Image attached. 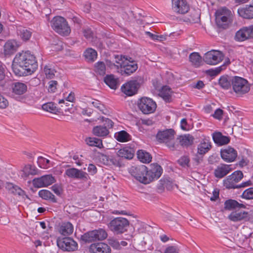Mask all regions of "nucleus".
Here are the masks:
<instances>
[{
	"mask_svg": "<svg viewBox=\"0 0 253 253\" xmlns=\"http://www.w3.org/2000/svg\"><path fill=\"white\" fill-rule=\"evenodd\" d=\"M15 58V62L24 67L26 70L27 73L31 74L38 67L35 57L28 51L18 53Z\"/></svg>",
	"mask_w": 253,
	"mask_h": 253,
	"instance_id": "f257e3e1",
	"label": "nucleus"
},
{
	"mask_svg": "<svg viewBox=\"0 0 253 253\" xmlns=\"http://www.w3.org/2000/svg\"><path fill=\"white\" fill-rule=\"evenodd\" d=\"M215 23L219 28L226 29L233 22V15L231 11L226 7L217 9L215 13Z\"/></svg>",
	"mask_w": 253,
	"mask_h": 253,
	"instance_id": "f03ea898",
	"label": "nucleus"
},
{
	"mask_svg": "<svg viewBox=\"0 0 253 253\" xmlns=\"http://www.w3.org/2000/svg\"><path fill=\"white\" fill-rule=\"evenodd\" d=\"M232 89L237 96L241 97L250 90L251 84L243 78L235 76L231 80Z\"/></svg>",
	"mask_w": 253,
	"mask_h": 253,
	"instance_id": "7ed1b4c3",
	"label": "nucleus"
},
{
	"mask_svg": "<svg viewBox=\"0 0 253 253\" xmlns=\"http://www.w3.org/2000/svg\"><path fill=\"white\" fill-rule=\"evenodd\" d=\"M51 26L52 29L60 35L67 36L70 33V28L66 19L63 17H54L51 21Z\"/></svg>",
	"mask_w": 253,
	"mask_h": 253,
	"instance_id": "20e7f679",
	"label": "nucleus"
},
{
	"mask_svg": "<svg viewBox=\"0 0 253 253\" xmlns=\"http://www.w3.org/2000/svg\"><path fill=\"white\" fill-rule=\"evenodd\" d=\"M129 221L123 217H116L112 220L108 224V227L111 231L117 234H122L127 230Z\"/></svg>",
	"mask_w": 253,
	"mask_h": 253,
	"instance_id": "39448f33",
	"label": "nucleus"
},
{
	"mask_svg": "<svg viewBox=\"0 0 253 253\" xmlns=\"http://www.w3.org/2000/svg\"><path fill=\"white\" fill-rule=\"evenodd\" d=\"M157 138L160 142L165 143L171 150H174L176 148L174 143V131L172 129L159 131L157 134Z\"/></svg>",
	"mask_w": 253,
	"mask_h": 253,
	"instance_id": "423d86ee",
	"label": "nucleus"
},
{
	"mask_svg": "<svg viewBox=\"0 0 253 253\" xmlns=\"http://www.w3.org/2000/svg\"><path fill=\"white\" fill-rule=\"evenodd\" d=\"M131 174L140 182L145 184L150 182V178L147 175V168L144 165L132 167L130 170Z\"/></svg>",
	"mask_w": 253,
	"mask_h": 253,
	"instance_id": "0eeeda50",
	"label": "nucleus"
},
{
	"mask_svg": "<svg viewBox=\"0 0 253 253\" xmlns=\"http://www.w3.org/2000/svg\"><path fill=\"white\" fill-rule=\"evenodd\" d=\"M107 237V232L102 229L94 230L84 233L81 237V239L85 242H92L96 240H103Z\"/></svg>",
	"mask_w": 253,
	"mask_h": 253,
	"instance_id": "6e6552de",
	"label": "nucleus"
},
{
	"mask_svg": "<svg viewBox=\"0 0 253 253\" xmlns=\"http://www.w3.org/2000/svg\"><path fill=\"white\" fill-rule=\"evenodd\" d=\"M138 107L143 114H149L153 113L156 110L157 104L152 99L143 97L139 100Z\"/></svg>",
	"mask_w": 253,
	"mask_h": 253,
	"instance_id": "1a4fd4ad",
	"label": "nucleus"
},
{
	"mask_svg": "<svg viewBox=\"0 0 253 253\" xmlns=\"http://www.w3.org/2000/svg\"><path fill=\"white\" fill-rule=\"evenodd\" d=\"M243 178V173L240 170L234 171L223 180V185L227 189H238L237 184Z\"/></svg>",
	"mask_w": 253,
	"mask_h": 253,
	"instance_id": "9d476101",
	"label": "nucleus"
},
{
	"mask_svg": "<svg viewBox=\"0 0 253 253\" xmlns=\"http://www.w3.org/2000/svg\"><path fill=\"white\" fill-rule=\"evenodd\" d=\"M57 245L59 248L63 251L73 252L77 249L78 244L69 237L58 238Z\"/></svg>",
	"mask_w": 253,
	"mask_h": 253,
	"instance_id": "9b49d317",
	"label": "nucleus"
},
{
	"mask_svg": "<svg viewBox=\"0 0 253 253\" xmlns=\"http://www.w3.org/2000/svg\"><path fill=\"white\" fill-rule=\"evenodd\" d=\"M222 53L218 50H211L206 53L203 60L206 63L211 65H215L223 59Z\"/></svg>",
	"mask_w": 253,
	"mask_h": 253,
	"instance_id": "f8f14e48",
	"label": "nucleus"
},
{
	"mask_svg": "<svg viewBox=\"0 0 253 253\" xmlns=\"http://www.w3.org/2000/svg\"><path fill=\"white\" fill-rule=\"evenodd\" d=\"M253 39V25L243 27L236 32L234 39L237 42H244Z\"/></svg>",
	"mask_w": 253,
	"mask_h": 253,
	"instance_id": "ddd939ff",
	"label": "nucleus"
},
{
	"mask_svg": "<svg viewBox=\"0 0 253 253\" xmlns=\"http://www.w3.org/2000/svg\"><path fill=\"white\" fill-rule=\"evenodd\" d=\"M139 87L138 80L129 81L121 87L122 91L127 96H132L136 93Z\"/></svg>",
	"mask_w": 253,
	"mask_h": 253,
	"instance_id": "4468645a",
	"label": "nucleus"
},
{
	"mask_svg": "<svg viewBox=\"0 0 253 253\" xmlns=\"http://www.w3.org/2000/svg\"><path fill=\"white\" fill-rule=\"evenodd\" d=\"M65 174L69 178L79 179L84 181H87L89 178L86 172L74 168L67 169Z\"/></svg>",
	"mask_w": 253,
	"mask_h": 253,
	"instance_id": "2eb2a0df",
	"label": "nucleus"
},
{
	"mask_svg": "<svg viewBox=\"0 0 253 253\" xmlns=\"http://www.w3.org/2000/svg\"><path fill=\"white\" fill-rule=\"evenodd\" d=\"M120 71L122 75H129L134 73L138 68L137 64L133 61L126 59L125 62H120Z\"/></svg>",
	"mask_w": 253,
	"mask_h": 253,
	"instance_id": "dca6fc26",
	"label": "nucleus"
},
{
	"mask_svg": "<svg viewBox=\"0 0 253 253\" xmlns=\"http://www.w3.org/2000/svg\"><path fill=\"white\" fill-rule=\"evenodd\" d=\"M55 182V179L51 175H45L39 178H34L33 184L35 187H47Z\"/></svg>",
	"mask_w": 253,
	"mask_h": 253,
	"instance_id": "f3484780",
	"label": "nucleus"
},
{
	"mask_svg": "<svg viewBox=\"0 0 253 253\" xmlns=\"http://www.w3.org/2000/svg\"><path fill=\"white\" fill-rule=\"evenodd\" d=\"M221 158L227 163L234 162L237 157V152L233 148L228 147L220 150Z\"/></svg>",
	"mask_w": 253,
	"mask_h": 253,
	"instance_id": "a211bd4d",
	"label": "nucleus"
},
{
	"mask_svg": "<svg viewBox=\"0 0 253 253\" xmlns=\"http://www.w3.org/2000/svg\"><path fill=\"white\" fill-rule=\"evenodd\" d=\"M173 11L179 14H185L189 10V5L186 0H171Z\"/></svg>",
	"mask_w": 253,
	"mask_h": 253,
	"instance_id": "6ab92c4d",
	"label": "nucleus"
},
{
	"mask_svg": "<svg viewBox=\"0 0 253 253\" xmlns=\"http://www.w3.org/2000/svg\"><path fill=\"white\" fill-rule=\"evenodd\" d=\"M90 253H111L110 246L103 242H98L91 244L89 247Z\"/></svg>",
	"mask_w": 253,
	"mask_h": 253,
	"instance_id": "aec40b11",
	"label": "nucleus"
},
{
	"mask_svg": "<svg viewBox=\"0 0 253 253\" xmlns=\"http://www.w3.org/2000/svg\"><path fill=\"white\" fill-rule=\"evenodd\" d=\"M228 219L233 222L247 221L249 219V212L241 210L233 211L228 216Z\"/></svg>",
	"mask_w": 253,
	"mask_h": 253,
	"instance_id": "412c9836",
	"label": "nucleus"
},
{
	"mask_svg": "<svg viewBox=\"0 0 253 253\" xmlns=\"http://www.w3.org/2000/svg\"><path fill=\"white\" fill-rule=\"evenodd\" d=\"M212 145L209 137H204L197 146V154L203 157L211 148Z\"/></svg>",
	"mask_w": 253,
	"mask_h": 253,
	"instance_id": "4be33fe9",
	"label": "nucleus"
},
{
	"mask_svg": "<svg viewBox=\"0 0 253 253\" xmlns=\"http://www.w3.org/2000/svg\"><path fill=\"white\" fill-rule=\"evenodd\" d=\"M231 165L220 164L214 170V175L217 178H222L232 170Z\"/></svg>",
	"mask_w": 253,
	"mask_h": 253,
	"instance_id": "5701e85b",
	"label": "nucleus"
},
{
	"mask_svg": "<svg viewBox=\"0 0 253 253\" xmlns=\"http://www.w3.org/2000/svg\"><path fill=\"white\" fill-rule=\"evenodd\" d=\"M162 171L163 169L160 166L157 164H152L151 169L149 170H147L148 177L151 178L150 182L159 178L162 173Z\"/></svg>",
	"mask_w": 253,
	"mask_h": 253,
	"instance_id": "b1692460",
	"label": "nucleus"
},
{
	"mask_svg": "<svg viewBox=\"0 0 253 253\" xmlns=\"http://www.w3.org/2000/svg\"><path fill=\"white\" fill-rule=\"evenodd\" d=\"M12 92L16 95H22L24 94L27 90V85L21 82H15L11 85Z\"/></svg>",
	"mask_w": 253,
	"mask_h": 253,
	"instance_id": "393cba45",
	"label": "nucleus"
},
{
	"mask_svg": "<svg viewBox=\"0 0 253 253\" xmlns=\"http://www.w3.org/2000/svg\"><path fill=\"white\" fill-rule=\"evenodd\" d=\"M212 135L214 142L218 145H225L230 142V138L223 135L220 132H214Z\"/></svg>",
	"mask_w": 253,
	"mask_h": 253,
	"instance_id": "a878e982",
	"label": "nucleus"
},
{
	"mask_svg": "<svg viewBox=\"0 0 253 253\" xmlns=\"http://www.w3.org/2000/svg\"><path fill=\"white\" fill-rule=\"evenodd\" d=\"M238 13L244 18H253V5H246L245 7L239 8Z\"/></svg>",
	"mask_w": 253,
	"mask_h": 253,
	"instance_id": "bb28decb",
	"label": "nucleus"
},
{
	"mask_svg": "<svg viewBox=\"0 0 253 253\" xmlns=\"http://www.w3.org/2000/svg\"><path fill=\"white\" fill-rule=\"evenodd\" d=\"M18 44L15 41H8L4 45V53L5 55H11L17 49Z\"/></svg>",
	"mask_w": 253,
	"mask_h": 253,
	"instance_id": "cd10ccee",
	"label": "nucleus"
},
{
	"mask_svg": "<svg viewBox=\"0 0 253 253\" xmlns=\"http://www.w3.org/2000/svg\"><path fill=\"white\" fill-rule=\"evenodd\" d=\"M17 33L20 38L25 42L29 40L32 34V32L30 30L21 26L18 27Z\"/></svg>",
	"mask_w": 253,
	"mask_h": 253,
	"instance_id": "c85d7f7f",
	"label": "nucleus"
},
{
	"mask_svg": "<svg viewBox=\"0 0 253 253\" xmlns=\"http://www.w3.org/2000/svg\"><path fill=\"white\" fill-rule=\"evenodd\" d=\"M246 206L243 204L238 203L237 201L229 199L224 202V209L227 210H232L236 208H245Z\"/></svg>",
	"mask_w": 253,
	"mask_h": 253,
	"instance_id": "c756f323",
	"label": "nucleus"
},
{
	"mask_svg": "<svg viewBox=\"0 0 253 253\" xmlns=\"http://www.w3.org/2000/svg\"><path fill=\"white\" fill-rule=\"evenodd\" d=\"M104 82L111 88L116 89L119 86V80L113 75H107L104 78Z\"/></svg>",
	"mask_w": 253,
	"mask_h": 253,
	"instance_id": "7c9ffc66",
	"label": "nucleus"
},
{
	"mask_svg": "<svg viewBox=\"0 0 253 253\" xmlns=\"http://www.w3.org/2000/svg\"><path fill=\"white\" fill-rule=\"evenodd\" d=\"M171 89L168 86H164L160 90L159 95L166 102H170L171 99Z\"/></svg>",
	"mask_w": 253,
	"mask_h": 253,
	"instance_id": "2f4dec72",
	"label": "nucleus"
},
{
	"mask_svg": "<svg viewBox=\"0 0 253 253\" xmlns=\"http://www.w3.org/2000/svg\"><path fill=\"white\" fill-rule=\"evenodd\" d=\"M73 226L70 222L63 223L60 226L59 231L63 235H69L73 232Z\"/></svg>",
	"mask_w": 253,
	"mask_h": 253,
	"instance_id": "473e14b6",
	"label": "nucleus"
},
{
	"mask_svg": "<svg viewBox=\"0 0 253 253\" xmlns=\"http://www.w3.org/2000/svg\"><path fill=\"white\" fill-rule=\"evenodd\" d=\"M93 134L98 137H105L109 133V131L107 128L102 126H94L92 129Z\"/></svg>",
	"mask_w": 253,
	"mask_h": 253,
	"instance_id": "72a5a7b5",
	"label": "nucleus"
},
{
	"mask_svg": "<svg viewBox=\"0 0 253 253\" xmlns=\"http://www.w3.org/2000/svg\"><path fill=\"white\" fill-rule=\"evenodd\" d=\"M117 155L123 160V158L131 159L134 155L133 151L130 148H125L120 149L117 152Z\"/></svg>",
	"mask_w": 253,
	"mask_h": 253,
	"instance_id": "f704fd0d",
	"label": "nucleus"
},
{
	"mask_svg": "<svg viewBox=\"0 0 253 253\" xmlns=\"http://www.w3.org/2000/svg\"><path fill=\"white\" fill-rule=\"evenodd\" d=\"M179 140V143L182 146L187 147L193 144L194 137L190 134H186L180 136Z\"/></svg>",
	"mask_w": 253,
	"mask_h": 253,
	"instance_id": "c9c22d12",
	"label": "nucleus"
},
{
	"mask_svg": "<svg viewBox=\"0 0 253 253\" xmlns=\"http://www.w3.org/2000/svg\"><path fill=\"white\" fill-rule=\"evenodd\" d=\"M189 60L192 65L195 67H199L202 63V57L197 52H193L189 55Z\"/></svg>",
	"mask_w": 253,
	"mask_h": 253,
	"instance_id": "e433bc0d",
	"label": "nucleus"
},
{
	"mask_svg": "<svg viewBox=\"0 0 253 253\" xmlns=\"http://www.w3.org/2000/svg\"><path fill=\"white\" fill-rule=\"evenodd\" d=\"M137 154L138 159L142 163H149L151 161L152 157L146 151L142 150H138Z\"/></svg>",
	"mask_w": 253,
	"mask_h": 253,
	"instance_id": "4c0bfd02",
	"label": "nucleus"
},
{
	"mask_svg": "<svg viewBox=\"0 0 253 253\" xmlns=\"http://www.w3.org/2000/svg\"><path fill=\"white\" fill-rule=\"evenodd\" d=\"M39 195L42 199L46 200H50L53 202H56V200L54 195L47 190H41L39 192Z\"/></svg>",
	"mask_w": 253,
	"mask_h": 253,
	"instance_id": "58836bf2",
	"label": "nucleus"
},
{
	"mask_svg": "<svg viewBox=\"0 0 253 253\" xmlns=\"http://www.w3.org/2000/svg\"><path fill=\"white\" fill-rule=\"evenodd\" d=\"M115 137L119 142H125L130 139V135L126 131L122 130L115 134Z\"/></svg>",
	"mask_w": 253,
	"mask_h": 253,
	"instance_id": "ea45409f",
	"label": "nucleus"
},
{
	"mask_svg": "<svg viewBox=\"0 0 253 253\" xmlns=\"http://www.w3.org/2000/svg\"><path fill=\"white\" fill-rule=\"evenodd\" d=\"M12 69L15 74L18 76H22L24 74H27L26 70H25L24 67L15 62V58L12 64Z\"/></svg>",
	"mask_w": 253,
	"mask_h": 253,
	"instance_id": "a19ab883",
	"label": "nucleus"
},
{
	"mask_svg": "<svg viewBox=\"0 0 253 253\" xmlns=\"http://www.w3.org/2000/svg\"><path fill=\"white\" fill-rule=\"evenodd\" d=\"M86 144L91 146H95L99 148L103 147L102 140L95 137H88L85 139Z\"/></svg>",
	"mask_w": 253,
	"mask_h": 253,
	"instance_id": "79ce46f5",
	"label": "nucleus"
},
{
	"mask_svg": "<svg viewBox=\"0 0 253 253\" xmlns=\"http://www.w3.org/2000/svg\"><path fill=\"white\" fill-rule=\"evenodd\" d=\"M97 52L92 48H88L84 52V56L88 61H93L97 58Z\"/></svg>",
	"mask_w": 253,
	"mask_h": 253,
	"instance_id": "37998d69",
	"label": "nucleus"
},
{
	"mask_svg": "<svg viewBox=\"0 0 253 253\" xmlns=\"http://www.w3.org/2000/svg\"><path fill=\"white\" fill-rule=\"evenodd\" d=\"M219 84L224 89H228L231 87V80L227 77L222 76L219 80Z\"/></svg>",
	"mask_w": 253,
	"mask_h": 253,
	"instance_id": "c03bdc74",
	"label": "nucleus"
},
{
	"mask_svg": "<svg viewBox=\"0 0 253 253\" xmlns=\"http://www.w3.org/2000/svg\"><path fill=\"white\" fill-rule=\"evenodd\" d=\"M7 188L11 193L15 195L23 196L25 194L24 191L22 189L16 185H14L12 183H8L7 184Z\"/></svg>",
	"mask_w": 253,
	"mask_h": 253,
	"instance_id": "a18cd8bd",
	"label": "nucleus"
},
{
	"mask_svg": "<svg viewBox=\"0 0 253 253\" xmlns=\"http://www.w3.org/2000/svg\"><path fill=\"white\" fill-rule=\"evenodd\" d=\"M200 19V12L198 10H193L187 18V21L190 23H198Z\"/></svg>",
	"mask_w": 253,
	"mask_h": 253,
	"instance_id": "49530a36",
	"label": "nucleus"
},
{
	"mask_svg": "<svg viewBox=\"0 0 253 253\" xmlns=\"http://www.w3.org/2000/svg\"><path fill=\"white\" fill-rule=\"evenodd\" d=\"M44 73L48 79H52L55 76L56 71L50 65H46L44 67Z\"/></svg>",
	"mask_w": 253,
	"mask_h": 253,
	"instance_id": "de8ad7c7",
	"label": "nucleus"
},
{
	"mask_svg": "<svg viewBox=\"0 0 253 253\" xmlns=\"http://www.w3.org/2000/svg\"><path fill=\"white\" fill-rule=\"evenodd\" d=\"M38 169L34 166L27 165L24 168L23 171L25 173L26 176L29 174L36 175L38 173Z\"/></svg>",
	"mask_w": 253,
	"mask_h": 253,
	"instance_id": "09e8293b",
	"label": "nucleus"
},
{
	"mask_svg": "<svg viewBox=\"0 0 253 253\" xmlns=\"http://www.w3.org/2000/svg\"><path fill=\"white\" fill-rule=\"evenodd\" d=\"M95 70L100 75H104L106 72V67L103 62H98L95 65Z\"/></svg>",
	"mask_w": 253,
	"mask_h": 253,
	"instance_id": "8fccbe9b",
	"label": "nucleus"
},
{
	"mask_svg": "<svg viewBox=\"0 0 253 253\" xmlns=\"http://www.w3.org/2000/svg\"><path fill=\"white\" fill-rule=\"evenodd\" d=\"M110 160L111 161L110 166L121 167L124 165L122 158H120L118 155L116 157H111Z\"/></svg>",
	"mask_w": 253,
	"mask_h": 253,
	"instance_id": "3c124183",
	"label": "nucleus"
},
{
	"mask_svg": "<svg viewBox=\"0 0 253 253\" xmlns=\"http://www.w3.org/2000/svg\"><path fill=\"white\" fill-rule=\"evenodd\" d=\"M110 157L103 154H99L98 156L99 162L106 166H110Z\"/></svg>",
	"mask_w": 253,
	"mask_h": 253,
	"instance_id": "603ef678",
	"label": "nucleus"
},
{
	"mask_svg": "<svg viewBox=\"0 0 253 253\" xmlns=\"http://www.w3.org/2000/svg\"><path fill=\"white\" fill-rule=\"evenodd\" d=\"M241 197L247 200L253 199V187L248 188L245 190L243 192Z\"/></svg>",
	"mask_w": 253,
	"mask_h": 253,
	"instance_id": "864d4df0",
	"label": "nucleus"
},
{
	"mask_svg": "<svg viewBox=\"0 0 253 253\" xmlns=\"http://www.w3.org/2000/svg\"><path fill=\"white\" fill-rule=\"evenodd\" d=\"M178 163L182 167H189L190 159L188 156H183L178 160Z\"/></svg>",
	"mask_w": 253,
	"mask_h": 253,
	"instance_id": "5fc2aeb1",
	"label": "nucleus"
},
{
	"mask_svg": "<svg viewBox=\"0 0 253 253\" xmlns=\"http://www.w3.org/2000/svg\"><path fill=\"white\" fill-rule=\"evenodd\" d=\"M42 108L43 110L49 112H53L56 111V107L52 102L44 104L42 106Z\"/></svg>",
	"mask_w": 253,
	"mask_h": 253,
	"instance_id": "6e6d98bb",
	"label": "nucleus"
},
{
	"mask_svg": "<svg viewBox=\"0 0 253 253\" xmlns=\"http://www.w3.org/2000/svg\"><path fill=\"white\" fill-rule=\"evenodd\" d=\"M48 90L50 92H55L57 89L58 83L56 81L51 80L48 82Z\"/></svg>",
	"mask_w": 253,
	"mask_h": 253,
	"instance_id": "4d7b16f0",
	"label": "nucleus"
},
{
	"mask_svg": "<svg viewBox=\"0 0 253 253\" xmlns=\"http://www.w3.org/2000/svg\"><path fill=\"white\" fill-rule=\"evenodd\" d=\"M145 34L153 40L163 41L166 39L165 37L163 35H155L150 32H146Z\"/></svg>",
	"mask_w": 253,
	"mask_h": 253,
	"instance_id": "13d9d810",
	"label": "nucleus"
},
{
	"mask_svg": "<svg viewBox=\"0 0 253 253\" xmlns=\"http://www.w3.org/2000/svg\"><path fill=\"white\" fill-rule=\"evenodd\" d=\"M108 243L113 248L117 250L120 249V244L117 240L114 238L109 239L108 240Z\"/></svg>",
	"mask_w": 253,
	"mask_h": 253,
	"instance_id": "bf43d9fd",
	"label": "nucleus"
},
{
	"mask_svg": "<svg viewBox=\"0 0 253 253\" xmlns=\"http://www.w3.org/2000/svg\"><path fill=\"white\" fill-rule=\"evenodd\" d=\"M101 119L102 122H104L103 126L107 128L108 130H109V128L113 127L114 126V123L112 120L108 118H105L103 117L101 118Z\"/></svg>",
	"mask_w": 253,
	"mask_h": 253,
	"instance_id": "052dcab7",
	"label": "nucleus"
},
{
	"mask_svg": "<svg viewBox=\"0 0 253 253\" xmlns=\"http://www.w3.org/2000/svg\"><path fill=\"white\" fill-rule=\"evenodd\" d=\"M9 104V102L3 95L0 94V109L6 108Z\"/></svg>",
	"mask_w": 253,
	"mask_h": 253,
	"instance_id": "680f3d73",
	"label": "nucleus"
},
{
	"mask_svg": "<svg viewBox=\"0 0 253 253\" xmlns=\"http://www.w3.org/2000/svg\"><path fill=\"white\" fill-rule=\"evenodd\" d=\"M179 248L174 246H170L167 247L164 253H179Z\"/></svg>",
	"mask_w": 253,
	"mask_h": 253,
	"instance_id": "e2e57ef3",
	"label": "nucleus"
},
{
	"mask_svg": "<svg viewBox=\"0 0 253 253\" xmlns=\"http://www.w3.org/2000/svg\"><path fill=\"white\" fill-rule=\"evenodd\" d=\"M223 66L216 68L215 70H209L207 72L211 76H214L218 74L223 69Z\"/></svg>",
	"mask_w": 253,
	"mask_h": 253,
	"instance_id": "0e129e2a",
	"label": "nucleus"
},
{
	"mask_svg": "<svg viewBox=\"0 0 253 253\" xmlns=\"http://www.w3.org/2000/svg\"><path fill=\"white\" fill-rule=\"evenodd\" d=\"M115 58L116 59L115 63L117 64L115 65L114 64V65L116 66L118 69H119V68H120V64H121V63H119V62L121 61L125 62V60L126 58H125V56H123L122 55H116Z\"/></svg>",
	"mask_w": 253,
	"mask_h": 253,
	"instance_id": "69168bd1",
	"label": "nucleus"
},
{
	"mask_svg": "<svg viewBox=\"0 0 253 253\" xmlns=\"http://www.w3.org/2000/svg\"><path fill=\"white\" fill-rule=\"evenodd\" d=\"M222 115L223 111L220 109H217L215 111L213 115V116L214 118L216 119L220 120L222 117Z\"/></svg>",
	"mask_w": 253,
	"mask_h": 253,
	"instance_id": "338daca9",
	"label": "nucleus"
},
{
	"mask_svg": "<svg viewBox=\"0 0 253 253\" xmlns=\"http://www.w3.org/2000/svg\"><path fill=\"white\" fill-rule=\"evenodd\" d=\"M88 171L91 173V174L93 175L97 172V169L95 165L93 164H89L88 165L87 168Z\"/></svg>",
	"mask_w": 253,
	"mask_h": 253,
	"instance_id": "774afa93",
	"label": "nucleus"
}]
</instances>
